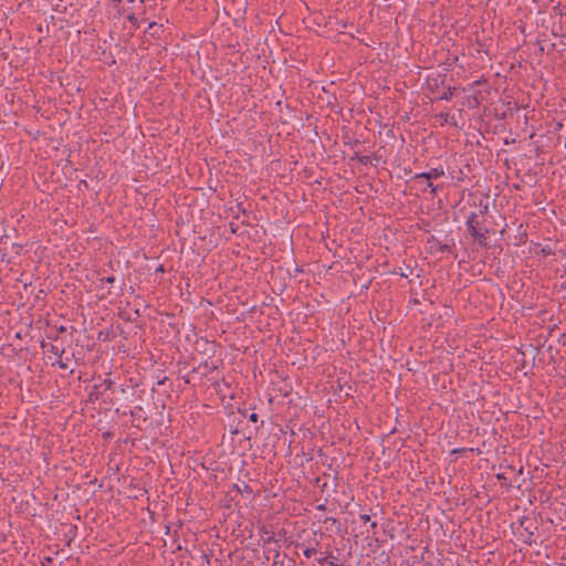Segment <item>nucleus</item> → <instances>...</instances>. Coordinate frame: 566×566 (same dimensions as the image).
Instances as JSON below:
<instances>
[{
    "instance_id": "7ed1b4c3",
    "label": "nucleus",
    "mask_w": 566,
    "mask_h": 566,
    "mask_svg": "<svg viewBox=\"0 0 566 566\" xmlns=\"http://www.w3.org/2000/svg\"><path fill=\"white\" fill-rule=\"evenodd\" d=\"M217 346L216 342H210L207 338L201 337L196 340L195 350L208 356V358H212L216 354Z\"/></svg>"
},
{
    "instance_id": "473e14b6",
    "label": "nucleus",
    "mask_w": 566,
    "mask_h": 566,
    "mask_svg": "<svg viewBox=\"0 0 566 566\" xmlns=\"http://www.w3.org/2000/svg\"><path fill=\"white\" fill-rule=\"evenodd\" d=\"M102 337H104V334L103 332H99L98 338L101 339Z\"/></svg>"
},
{
    "instance_id": "4468645a",
    "label": "nucleus",
    "mask_w": 566,
    "mask_h": 566,
    "mask_svg": "<svg viewBox=\"0 0 566 566\" xmlns=\"http://www.w3.org/2000/svg\"><path fill=\"white\" fill-rule=\"evenodd\" d=\"M317 553V548L314 547V546H306L304 549H303V554L305 557L310 558L312 557L313 555H315Z\"/></svg>"
},
{
    "instance_id": "423d86ee",
    "label": "nucleus",
    "mask_w": 566,
    "mask_h": 566,
    "mask_svg": "<svg viewBox=\"0 0 566 566\" xmlns=\"http://www.w3.org/2000/svg\"><path fill=\"white\" fill-rule=\"evenodd\" d=\"M142 411H143V407L142 406H135L134 409H130L129 411L120 410V408H116L115 409V413H117V415H120V416L129 415L137 422H139V421L146 422L147 421V417L143 416L140 413Z\"/></svg>"
},
{
    "instance_id": "9b49d317",
    "label": "nucleus",
    "mask_w": 566,
    "mask_h": 566,
    "mask_svg": "<svg viewBox=\"0 0 566 566\" xmlns=\"http://www.w3.org/2000/svg\"><path fill=\"white\" fill-rule=\"evenodd\" d=\"M99 387H104L105 390H114L117 389L115 386V381L111 378H105Z\"/></svg>"
},
{
    "instance_id": "2eb2a0df",
    "label": "nucleus",
    "mask_w": 566,
    "mask_h": 566,
    "mask_svg": "<svg viewBox=\"0 0 566 566\" xmlns=\"http://www.w3.org/2000/svg\"><path fill=\"white\" fill-rule=\"evenodd\" d=\"M280 556H281L280 551L274 549V560H273L272 566H284V562L279 559Z\"/></svg>"
},
{
    "instance_id": "412c9836",
    "label": "nucleus",
    "mask_w": 566,
    "mask_h": 566,
    "mask_svg": "<svg viewBox=\"0 0 566 566\" xmlns=\"http://www.w3.org/2000/svg\"><path fill=\"white\" fill-rule=\"evenodd\" d=\"M237 208H238V211L241 212L242 214L245 216L248 213L247 209L243 207L242 203H238Z\"/></svg>"
},
{
    "instance_id": "a878e982",
    "label": "nucleus",
    "mask_w": 566,
    "mask_h": 566,
    "mask_svg": "<svg viewBox=\"0 0 566 566\" xmlns=\"http://www.w3.org/2000/svg\"><path fill=\"white\" fill-rule=\"evenodd\" d=\"M57 332L59 333H65L66 332V327L65 326H61V327H59Z\"/></svg>"
},
{
    "instance_id": "f3484780",
    "label": "nucleus",
    "mask_w": 566,
    "mask_h": 566,
    "mask_svg": "<svg viewBox=\"0 0 566 566\" xmlns=\"http://www.w3.org/2000/svg\"><path fill=\"white\" fill-rule=\"evenodd\" d=\"M12 249L14 250V253L17 255L21 254V251L23 249L22 244H19V243H13L12 244Z\"/></svg>"
},
{
    "instance_id": "5701e85b",
    "label": "nucleus",
    "mask_w": 566,
    "mask_h": 566,
    "mask_svg": "<svg viewBox=\"0 0 566 566\" xmlns=\"http://www.w3.org/2000/svg\"><path fill=\"white\" fill-rule=\"evenodd\" d=\"M167 380H168V378H167V377H164L163 379H159V380L157 381V385H158V386L165 385V382H166Z\"/></svg>"
},
{
    "instance_id": "393cba45",
    "label": "nucleus",
    "mask_w": 566,
    "mask_h": 566,
    "mask_svg": "<svg viewBox=\"0 0 566 566\" xmlns=\"http://www.w3.org/2000/svg\"><path fill=\"white\" fill-rule=\"evenodd\" d=\"M59 366L62 368V369H66L67 368V365L63 361H59Z\"/></svg>"
},
{
    "instance_id": "dca6fc26",
    "label": "nucleus",
    "mask_w": 566,
    "mask_h": 566,
    "mask_svg": "<svg viewBox=\"0 0 566 566\" xmlns=\"http://www.w3.org/2000/svg\"><path fill=\"white\" fill-rule=\"evenodd\" d=\"M127 20L135 27V28H138L139 24H138V19L135 17L134 13H130L127 15Z\"/></svg>"
},
{
    "instance_id": "f704fd0d",
    "label": "nucleus",
    "mask_w": 566,
    "mask_h": 566,
    "mask_svg": "<svg viewBox=\"0 0 566 566\" xmlns=\"http://www.w3.org/2000/svg\"><path fill=\"white\" fill-rule=\"evenodd\" d=\"M156 23L153 22V23H149V28H153Z\"/></svg>"
},
{
    "instance_id": "9d476101",
    "label": "nucleus",
    "mask_w": 566,
    "mask_h": 566,
    "mask_svg": "<svg viewBox=\"0 0 566 566\" xmlns=\"http://www.w3.org/2000/svg\"><path fill=\"white\" fill-rule=\"evenodd\" d=\"M41 347L42 348H45V347H49L50 352L54 355H57V356H62V354L64 353V349H60L57 346L53 345V344H46L45 342H42L41 343Z\"/></svg>"
},
{
    "instance_id": "ddd939ff",
    "label": "nucleus",
    "mask_w": 566,
    "mask_h": 566,
    "mask_svg": "<svg viewBox=\"0 0 566 566\" xmlns=\"http://www.w3.org/2000/svg\"><path fill=\"white\" fill-rule=\"evenodd\" d=\"M99 385H94V389L90 392V400L95 401L99 398L101 392L98 391Z\"/></svg>"
},
{
    "instance_id": "6ab92c4d",
    "label": "nucleus",
    "mask_w": 566,
    "mask_h": 566,
    "mask_svg": "<svg viewBox=\"0 0 566 566\" xmlns=\"http://www.w3.org/2000/svg\"><path fill=\"white\" fill-rule=\"evenodd\" d=\"M248 419H249L251 422H256V421H258V419H259V416H258V413H256V412H251V413H249Z\"/></svg>"
},
{
    "instance_id": "1a4fd4ad",
    "label": "nucleus",
    "mask_w": 566,
    "mask_h": 566,
    "mask_svg": "<svg viewBox=\"0 0 566 566\" xmlns=\"http://www.w3.org/2000/svg\"><path fill=\"white\" fill-rule=\"evenodd\" d=\"M354 38V35L352 33H347L345 31H339L338 34L336 35V41L337 42H343L345 44H348L349 43V40H352Z\"/></svg>"
},
{
    "instance_id": "f03ea898",
    "label": "nucleus",
    "mask_w": 566,
    "mask_h": 566,
    "mask_svg": "<svg viewBox=\"0 0 566 566\" xmlns=\"http://www.w3.org/2000/svg\"><path fill=\"white\" fill-rule=\"evenodd\" d=\"M444 175L442 169L432 168L428 172H422L416 176V179L421 182L426 181L427 187L431 189V193H436L437 186L433 185L432 180L439 179Z\"/></svg>"
},
{
    "instance_id": "f8f14e48",
    "label": "nucleus",
    "mask_w": 566,
    "mask_h": 566,
    "mask_svg": "<svg viewBox=\"0 0 566 566\" xmlns=\"http://www.w3.org/2000/svg\"><path fill=\"white\" fill-rule=\"evenodd\" d=\"M333 556H339L340 558H345L342 553L337 549V554L334 555V554H331L329 556L327 557H323V558H319L317 559L318 564L319 565H325L326 563L331 565V562H335V559L333 558Z\"/></svg>"
},
{
    "instance_id": "f257e3e1",
    "label": "nucleus",
    "mask_w": 566,
    "mask_h": 566,
    "mask_svg": "<svg viewBox=\"0 0 566 566\" xmlns=\"http://www.w3.org/2000/svg\"><path fill=\"white\" fill-rule=\"evenodd\" d=\"M136 387L137 385L134 384L132 379L128 382L119 385L117 389L113 390L114 397L112 398V402H132L133 397L136 394Z\"/></svg>"
},
{
    "instance_id": "c85d7f7f",
    "label": "nucleus",
    "mask_w": 566,
    "mask_h": 566,
    "mask_svg": "<svg viewBox=\"0 0 566 566\" xmlns=\"http://www.w3.org/2000/svg\"><path fill=\"white\" fill-rule=\"evenodd\" d=\"M166 534H170V525L166 526Z\"/></svg>"
},
{
    "instance_id": "cd10ccee",
    "label": "nucleus",
    "mask_w": 566,
    "mask_h": 566,
    "mask_svg": "<svg viewBox=\"0 0 566 566\" xmlns=\"http://www.w3.org/2000/svg\"><path fill=\"white\" fill-rule=\"evenodd\" d=\"M239 411L242 413V416H243V417H247V418H248L249 413H248V411H247V410H244V411L239 410Z\"/></svg>"
},
{
    "instance_id": "c756f323",
    "label": "nucleus",
    "mask_w": 566,
    "mask_h": 566,
    "mask_svg": "<svg viewBox=\"0 0 566 566\" xmlns=\"http://www.w3.org/2000/svg\"><path fill=\"white\" fill-rule=\"evenodd\" d=\"M248 489H249L250 492H252V490L249 488V485L244 484V491H248Z\"/></svg>"
},
{
    "instance_id": "4be33fe9",
    "label": "nucleus",
    "mask_w": 566,
    "mask_h": 566,
    "mask_svg": "<svg viewBox=\"0 0 566 566\" xmlns=\"http://www.w3.org/2000/svg\"><path fill=\"white\" fill-rule=\"evenodd\" d=\"M230 230L232 233H237L238 232V226L233 222L230 223Z\"/></svg>"
},
{
    "instance_id": "a211bd4d",
    "label": "nucleus",
    "mask_w": 566,
    "mask_h": 566,
    "mask_svg": "<svg viewBox=\"0 0 566 566\" xmlns=\"http://www.w3.org/2000/svg\"><path fill=\"white\" fill-rule=\"evenodd\" d=\"M101 282H102V283H104V282H105V283L112 284V283H114V282H115V276H114V275H111V276L103 277V279H101Z\"/></svg>"
},
{
    "instance_id": "0eeeda50",
    "label": "nucleus",
    "mask_w": 566,
    "mask_h": 566,
    "mask_svg": "<svg viewBox=\"0 0 566 566\" xmlns=\"http://www.w3.org/2000/svg\"><path fill=\"white\" fill-rule=\"evenodd\" d=\"M259 532H260L261 539H262L264 545L271 544V543L277 544V541L274 538L272 533L266 528V526H264V525L261 526L259 528Z\"/></svg>"
},
{
    "instance_id": "39448f33",
    "label": "nucleus",
    "mask_w": 566,
    "mask_h": 566,
    "mask_svg": "<svg viewBox=\"0 0 566 566\" xmlns=\"http://www.w3.org/2000/svg\"><path fill=\"white\" fill-rule=\"evenodd\" d=\"M219 368V365L211 360V358H206L202 360L197 367L192 369V373H200L202 376H208Z\"/></svg>"
},
{
    "instance_id": "72a5a7b5",
    "label": "nucleus",
    "mask_w": 566,
    "mask_h": 566,
    "mask_svg": "<svg viewBox=\"0 0 566 566\" xmlns=\"http://www.w3.org/2000/svg\"><path fill=\"white\" fill-rule=\"evenodd\" d=\"M176 549L180 551V549H181V545H180V544H178V545H177V547H176Z\"/></svg>"
},
{
    "instance_id": "6e6552de",
    "label": "nucleus",
    "mask_w": 566,
    "mask_h": 566,
    "mask_svg": "<svg viewBox=\"0 0 566 566\" xmlns=\"http://www.w3.org/2000/svg\"><path fill=\"white\" fill-rule=\"evenodd\" d=\"M335 562H331V566H352L350 564V552L347 553V558H340L339 556H333Z\"/></svg>"
},
{
    "instance_id": "aec40b11",
    "label": "nucleus",
    "mask_w": 566,
    "mask_h": 566,
    "mask_svg": "<svg viewBox=\"0 0 566 566\" xmlns=\"http://www.w3.org/2000/svg\"><path fill=\"white\" fill-rule=\"evenodd\" d=\"M359 520L363 522L364 525H366L370 521V516L367 514H361L359 516Z\"/></svg>"
},
{
    "instance_id": "c9c22d12",
    "label": "nucleus",
    "mask_w": 566,
    "mask_h": 566,
    "mask_svg": "<svg viewBox=\"0 0 566 566\" xmlns=\"http://www.w3.org/2000/svg\"><path fill=\"white\" fill-rule=\"evenodd\" d=\"M42 566H49V563L43 562Z\"/></svg>"
},
{
    "instance_id": "2f4dec72",
    "label": "nucleus",
    "mask_w": 566,
    "mask_h": 566,
    "mask_svg": "<svg viewBox=\"0 0 566 566\" xmlns=\"http://www.w3.org/2000/svg\"><path fill=\"white\" fill-rule=\"evenodd\" d=\"M102 337H104V334L103 332H99L98 338L101 339Z\"/></svg>"
},
{
    "instance_id": "7c9ffc66",
    "label": "nucleus",
    "mask_w": 566,
    "mask_h": 566,
    "mask_svg": "<svg viewBox=\"0 0 566 566\" xmlns=\"http://www.w3.org/2000/svg\"><path fill=\"white\" fill-rule=\"evenodd\" d=\"M45 563H52V558L51 557H46L45 558Z\"/></svg>"
},
{
    "instance_id": "b1692460",
    "label": "nucleus",
    "mask_w": 566,
    "mask_h": 566,
    "mask_svg": "<svg viewBox=\"0 0 566 566\" xmlns=\"http://www.w3.org/2000/svg\"><path fill=\"white\" fill-rule=\"evenodd\" d=\"M8 239H9V235H8V234H3V235L0 238V242H1V243H6Z\"/></svg>"
},
{
    "instance_id": "20e7f679",
    "label": "nucleus",
    "mask_w": 566,
    "mask_h": 566,
    "mask_svg": "<svg viewBox=\"0 0 566 566\" xmlns=\"http://www.w3.org/2000/svg\"><path fill=\"white\" fill-rule=\"evenodd\" d=\"M468 228L471 231V234L478 239V241L483 244L486 240L488 231L483 228L479 227V221L476 220V214L472 213L468 220Z\"/></svg>"
},
{
    "instance_id": "bb28decb",
    "label": "nucleus",
    "mask_w": 566,
    "mask_h": 566,
    "mask_svg": "<svg viewBox=\"0 0 566 566\" xmlns=\"http://www.w3.org/2000/svg\"><path fill=\"white\" fill-rule=\"evenodd\" d=\"M164 271H165L164 265H159V266L157 268V270H156V272H164Z\"/></svg>"
}]
</instances>
